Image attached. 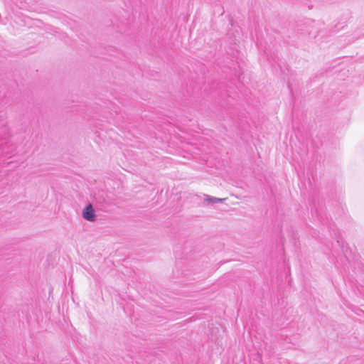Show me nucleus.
<instances>
[{
  "mask_svg": "<svg viewBox=\"0 0 364 364\" xmlns=\"http://www.w3.org/2000/svg\"><path fill=\"white\" fill-rule=\"evenodd\" d=\"M205 201L208 205L214 204V203H222L225 200L224 198H215V197L210 196H208V195H205Z\"/></svg>",
  "mask_w": 364,
  "mask_h": 364,
  "instance_id": "2",
  "label": "nucleus"
},
{
  "mask_svg": "<svg viewBox=\"0 0 364 364\" xmlns=\"http://www.w3.org/2000/svg\"><path fill=\"white\" fill-rule=\"evenodd\" d=\"M82 218L90 222H94L97 219L95 210L92 203H88L83 209L82 212Z\"/></svg>",
  "mask_w": 364,
  "mask_h": 364,
  "instance_id": "1",
  "label": "nucleus"
}]
</instances>
